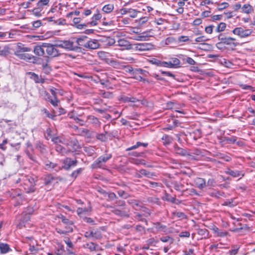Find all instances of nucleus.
Here are the masks:
<instances>
[{
	"mask_svg": "<svg viewBox=\"0 0 255 255\" xmlns=\"http://www.w3.org/2000/svg\"><path fill=\"white\" fill-rule=\"evenodd\" d=\"M31 50L30 47L25 46V45L22 43L18 42L17 43L14 54L21 60L34 63L37 61V58L33 55L26 53L30 52Z\"/></svg>",
	"mask_w": 255,
	"mask_h": 255,
	"instance_id": "nucleus-1",
	"label": "nucleus"
},
{
	"mask_svg": "<svg viewBox=\"0 0 255 255\" xmlns=\"http://www.w3.org/2000/svg\"><path fill=\"white\" fill-rule=\"evenodd\" d=\"M111 212L114 214L120 217L129 216V210L125 206L124 201L121 202V204L117 208L112 207Z\"/></svg>",
	"mask_w": 255,
	"mask_h": 255,
	"instance_id": "nucleus-2",
	"label": "nucleus"
},
{
	"mask_svg": "<svg viewBox=\"0 0 255 255\" xmlns=\"http://www.w3.org/2000/svg\"><path fill=\"white\" fill-rule=\"evenodd\" d=\"M49 2V0H40L37 3L36 7L28 11L36 17H41L44 13L43 6L47 5Z\"/></svg>",
	"mask_w": 255,
	"mask_h": 255,
	"instance_id": "nucleus-3",
	"label": "nucleus"
},
{
	"mask_svg": "<svg viewBox=\"0 0 255 255\" xmlns=\"http://www.w3.org/2000/svg\"><path fill=\"white\" fill-rule=\"evenodd\" d=\"M50 92H51L53 98H52L48 93L46 91H44V93L45 96V99L47 101L49 102L53 106L57 107L60 103V101L57 99V95L58 93L57 92V89L53 87L50 89Z\"/></svg>",
	"mask_w": 255,
	"mask_h": 255,
	"instance_id": "nucleus-4",
	"label": "nucleus"
},
{
	"mask_svg": "<svg viewBox=\"0 0 255 255\" xmlns=\"http://www.w3.org/2000/svg\"><path fill=\"white\" fill-rule=\"evenodd\" d=\"M55 46L56 47L64 48L65 49L71 51H75L79 48V47H77V46L75 44L74 40H73V41H57L56 43L55 44Z\"/></svg>",
	"mask_w": 255,
	"mask_h": 255,
	"instance_id": "nucleus-5",
	"label": "nucleus"
},
{
	"mask_svg": "<svg viewBox=\"0 0 255 255\" xmlns=\"http://www.w3.org/2000/svg\"><path fill=\"white\" fill-rule=\"evenodd\" d=\"M111 154H107L106 155L101 156L98 158L92 164L93 168H101L103 165V163H106L108 160L112 158Z\"/></svg>",
	"mask_w": 255,
	"mask_h": 255,
	"instance_id": "nucleus-6",
	"label": "nucleus"
},
{
	"mask_svg": "<svg viewBox=\"0 0 255 255\" xmlns=\"http://www.w3.org/2000/svg\"><path fill=\"white\" fill-rule=\"evenodd\" d=\"M174 152L181 156H187L189 159H197V158L189 153L186 149L180 147L177 144L174 145Z\"/></svg>",
	"mask_w": 255,
	"mask_h": 255,
	"instance_id": "nucleus-7",
	"label": "nucleus"
},
{
	"mask_svg": "<svg viewBox=\"0 0 255 255\" xmlns=\"http://www.w3.org/2000/svg\"><path fill=\"white\" fill-rule=\"evenodd\" d=\"M232 32L241 38L248 37L251 34L252 31L250 29H245L243 27H236L232 30Z\"/></svg>",
	"mask_w": 255,
	"mask_h": 255,
	"instance_id": "nucleus-8",
	"label": "nucleus"
},
{
	"mask_svg": "<svg viewBox=\"0 0 255 255\" xmlns=\"http://www.w3.org/2000/svg\"><path fill=\"white\" fill-rule=\"evenodd\" d=\"M55 45L46 43L45 52L47 56L56 57L60 55L59 50L55 48Z\"/></svg>",
	"mask_w": 255,
	"mask_h": 255,
	"instance_id": "nucleus-9",
	"label": "nucleus"
},
{
	"mask_svg": "<svg viewBox=\"0 0 255 255\" xmlns=\"http://www.w3.org/2000/svg\"><path fill=\"white\" fill-rule=\"evenodd\" d=\"M132 50L138 51H147L151 49L152 45L150 43H135L132 44Z\"/></svg>",
	"mask_w": 255,
	"mask_h": 255,
	"instance_id": "nucleus-10",
	"label": "nucleus"
},
{
	"mask_svg": "<svg viewBox=\"0 0 255 255\" xmlns=\"http://www.w3.org/2000/svg\"><path fill=\"white\" fill-rule=\"evenodd\" d=\"M77 160H72L70 158H66L63 162L62 168L66 170H69L76 166L77 164Z\"/></svg>",
	"mask_w": 255,
	"mask_h": 255,
	"instance_id": "nucleus-11",
	"label": "nucleus"
},
{
	"mask_svg": "<svg viewBox=\"0 0 255 255\" xmlns=\"http://www.w3.org/2000/svg\"><path fill=\"white\" fill-rule=\"evenodd\" d=\"M73 40H74V43L76 45L83 46L86 48L88 38L86 36H82L78 38H73Z\"/></svg>",
	"mask_w": 255,
	"mask_h": 255,
	"instance_id": "nucleus-12",
	"label": "nucleus"
},
{
	"mask_svg": "<svg viewBox=\"0 0 255 255\" xmlns=\"http://www.w3.org/2000/svg\"><path fill=\"white\" fill-rule=\"evenodd\" d=\"M128 203L131 205L135 210H138L142 209L143 212H145V213H147L148 215H150V212L148 209L145 207H142L139 203L138 201L133 200V199H130L128 200Z\"/></svg>",
	"mask_w": 255,
	"mask_h": 255,
	"instance_id": "nucleus-13",
	"label": "nucleus"
},
{
	"mask_svg": "<svg viewBox=\"0 0 255 255\" xmlns=\"http://www.w3.org/2000/svg\"><path fill=\"white\" fill-rule=\"evenodd\" d=\"M84 236L88 239L93 238L96 240H98L102 238L101 233L98 230L85 232L84 233Z\"/></svg>",
	"mask_w": 255,
	"mask_h": 255,
	"instance_id": "nucleus-14",
	"label": "nucleus"
},
{
	"mask_svg": "<svg viewBox=\"0 0 255 255\" xmlns=\"http://www.w3.org/2000/svg\"><path fill=\"white\" fill-rule=\"evenodd\" d=\"M45 44L43 43L41 45H36L33 49L34 53L38 56H43L45 54Z\"/></svg>",
	"mask_w": 255,
	"mask_h": 255,
	"instance_id": "nucleus-15",
	"label": "nucleus"
},
{
	"mask_svg": "<svg viewBox=\"0 0 255 255\" xmlns=\"http://www.w3.org/2000/svg\"><path fill=\"white\" fill-rule=\"evenodd\" d=\"M25 181L26 183L25 184H27V185H29V187L27 188H25V191L26 193H32L34 192L35 191V188H34V183L35 180L33 178H31L30 177H26V180Z\"/></svg>",
	"mask_w": 255,
	"mask_h": 255,
	"instance_id": "nucleus-16",
	"label": "nucleus"
},
{
	"mask_svg": "<svg viewBox=\"0 0 255 255\" xmlns=\"http://www.w3.org/2000/svg\"><path fill=\"white\" fill-rule=\"evenodd\" d=\"M135 177L137 178H141L143 176L148 178H152L155 176V174L153 172H151L145 169H141L136 172L135 174Z\"/></svg>",
	"mask_w": 255,
	"mask_h": 255,
	"instance_id": "nucleus-17",
	"label": "nucleus"
},
{
	"mask_svg": "<svg viewBox=\"0 0 255 255\" xmlns=\"http://www.w3.org/2000/svg\"><path fill=\"white\" fill-rule=\"evenodd\" d=\"M98 55L99 57L102 59L106 60L107 62L109 61L112 65L116 64L118 62L117 61L113 59H109L108 57L109 56V53L105 51H101L98 52Z\"/></svg>",
	"mask_w": 255,
	"mask_h": 255,
	"instance_id": "nucleus-18",
	"label": "nucleus"
},
{
	"mask_svg": "<svg viewBox=\"0 0 255 255\" xmlns=\"http://www.w3.org/2000/svg\"><path fill=\"white\" fill-rule=\"evenodd\" d=\"M75 129L78 135L85 136L89 138L91 137L92 134L90 130L88 129L84 128H79L77 126L75 127Z\"/></svg>",
	"mask_w": 255,
	"mask_h": 255,
	"instance_id": "nucleus-19",
	"label": "nucleus"
},
{
	"mask_svg": "<svg viewBox=\"0 0 255 255\" xmlns=\"http://www.w3.org/2000/svg\"><path fill=\"white\" fill-rule=\"evenodd\" d=\"M118 45L122 47V50H130L132 48V44H130L129 42L124 38L120 39L118 41Z\"/></svg>",
	"mask_w": 255,
	"mask_h": 255,
	"instance_id": "nucleus-20",
	"label": "nucleus"
},
{
	"mask_svg": "<svg viewBox=\"0 0 255 255\" xmlns=\"http://www.w3.org/2000/svg\"><path fill=\"white\" fill-rule=\"evenodd\" d=\"M153 224L154 228L156 229L157 232H162L165 234L170 233L171 232L165 225L161 224L160 222H157L153 223Z\"/></svg>",
	"mask_w": 255,
	"mask_h": 255,
	"instance_id": "nucleus-21",
	"label": "nucleus"
},
{
	"mask_svg": "<svg viewBox=\"0 0 255 255\" xmlns=\"http://www.w3.org/2000/svg\"><path fill=\"white\" fill-rule=\"evenodd\" d=\"M120 12L122 15L126 14L127 13H129V16L130 17L134 18L136 17L137 14L139 11L132 8H122L120 10Z\"/></svg>",
	"mask_w": 255,
	"mask_h": 255,
	"instance_id": "nucleus-22",
	"label": "nucleus"
},
{
	"mask_svg": "<svg viewBox=\"0 0 255 255\" xmlns=\"http://www.w3.org/2000/svg\"><path fill=\"white\" fill-rule=\"evenodd\" d=\"M44 164L45 168L46 170L58 171L61 169V167L60 166L50 161H46L44 163Z\"/></svg>",
	"mask_w": 255,
	"mask_h": 255,
	"instance_id": "nucleus-23",
	"label": "nucleus"
},
{
	"mask_svg": "<svg viewBox=\"0 0 255 255\" xmlns=\"http://www.w3.org/2000/svg\"><path fill=\"white\" fill-rule=\"evenodd\" d=\"M67 146L71 147L72 151H76L80 148V146L78 140L74 138L71 137H69Z\"/></svg>",
	"mask_w": 255,
	"mask_h": 255,
	"instance_id": "nucleus-24",
	"label": "nucleus"
},
{
	"mask_svg": "<svg viewBox=\"0 0 255 255\" xmlns=\"http://www.w3.org/2000/svg\"><path fill=\"white\" fill-rule=\"evenodd\" d=\"M195 186L200 189H203L206 187L205 180L202 178L197 177L194 180Z\"/></svg>",
	"mask_w": 255,
	"mask_h": 255,
	"instance_id": "nucleus-25",
	"label": "nucleus"
},
{
	"mask_svg": "<svg viewBox=\"0 0 255 255\" xmlns=\"http://www.w3.org/2000/svg\"><path fill=\"white\" fill-rule=\"evenodd\" d=\"M29 220V215L23 212L22 213V218L20 220L19 223L17 225V227L19 229H21L23 227H26V223Z\"/></svg>",
	"mask_w": 255,
	"mask_h": 255,
	"instance_id": "nucleus-26",
	"label": "nucleus"
},
{
	"mask_svg": "<svg viewBox=\"0 0 255 255\" xmlns=\"http://www.w3.org/2000/svg\"><path fill=\"white\" fill-rule=\"evenodd\" d=\"M100 44L97 40L88 39L86 48H88L90 49H96L98 48Z\"/></svg>",
	"mask_w": 255,
	"mask_h": 255,
	"instance_id": "nucleus-27",
	"label": "nucleus"
},
{
	"mask_svg": "<svg viewBox=\"0 0 255 255\" xmlns=\"http://www.w3.org/2000/svg\"><path fill=\"white\" fill-rule=\"evenodd\" d=\"M84 247L88 249L91 252L98 251L102 250L98 245L93 242L86 244L84 245Z\"/></svg>",
	"mask_w": 255,
	"mask_h": 255,
	"instance_id": "nucleus-28",
	"label": "nucleus"
},
{
	"mask_svg": "<svg viewBox=\"0 0 255 255\" xmlns=\"http://www.w3.org/2000/svg\"><path fill=\"white\" fill-rule=\"evenodd\" d=\"M226 173L234 177H238L241 176V178L244 176V173L242 171L239 170H232L230 169H228Z\"/></svg>",
	"mask_w": 255,
	"mask_h": 255,
	"instance_id": "nucleus-29",
	"label": "nucleus"
},
{
	"mask_svg": "<svg viewBox=\"0 0 255 255\" xmlns=\"http://www.w3.org/2000/svg\"><path fill=\"white\" fill-rule=\"evenodd\" d=\"M221 142H225L226 143H235L237 140L235 136L232 137H222L220 138Z\"/></svg>",
	"mask_w": 255,
	"mask_h": 255,
	"instance_id": "nucleus-30",
	"label": "nucleus"
},
{
	"mask_svg": "<svg viewBox=\"0 0 255 255\" xmlns=\"http://www.w3.org/2000/svg\"><path fill=\"white\" fill-rule=\"evenodd\" d=\"M29 74L31 75V78L36 83H43L45 81L44 79L41 77H39L38 75L33 72H30Z\"/></svg>",
	"mask_w": 255,
	"mask_h": 255,
	"instance_id": "nucleus-31",
	"label": "nucleus"
},
{
	"mask_svg": "<svg viewBox=\"0 0 255 255\" xmlns=\"http://www.w3.org/2000/svg\"><path fill=\"white\" fill-rule=\"evenodd\" d=\"M109 133L108 131H105L104 133H98L96 135V138L102 142H106L108 140V135Z\"/></svg>",
	"mask_w": 255,
	"mask_h": 255,
	"instance_id": "nucleus-32",
	"label": "nucleus"
},
{
	"mask_svg": "<svg viewBox=\"0 0 255 255\" xmlns=\"http://www.w3.org/2000/svg\"><path fill=\"white\" fill-rule=\"evenodd\" d=\"M236 40L235 38L232 37H226L222 44H224L228 45H234L236 46L237 44L234 42Z\"/></svg>",
	"mask_w": 255,
	"mask_h": 255,
	"instance_id": "nucleus-33",
	"label": "nucleus"
},
{
	"mask_svg": "<svg viewBox=\"0 0 255 255\" xmlns=\"http://www.w3.org/2000/svg\"><path fill=\"white\" fill-rule=\"evenodd\" d=\"M10 250L8 245L7 244L0 243V251L1 254H4L8 253Z\"/></svg>",
	"mask_w": 255,
	"mask_h": 255,
	"instance_id": "nucleus-34",
	"label": "nucleus"
},
{
	"mask_svg": "<svg viewBox=\"0 0 255 255\" xmlns=\"http://www.w3.org/2000/svg\"><path fill=\"white\" fill-rule=\"evenodd\" d=\"M121 100H122L124 102H132L135 103L138 101V100L135 98L132 97H127L125 96H122L121 97Z\"/></svg>",
	"mask_w": 255,
	"mask_h": 255,
	"instance_id": "nucleus-35",
	"label": "nucleus"
},
{
	"mask_svg": "<svg viewBox=\"0 0 255 255\" xmlns=\"http://www.w3.org/2000/svg\"><path fill=\"white\" fill-rule=\"evenodd\" d=\"M87 120L89 121L90 123L95 124L96 126H100L101 122L99 119L93 116H89L87 117Z\"/></svg>",
	"mask_w": 255,
	"mask_h": 255,
	"instance_id": "nucleus-36",
	"label": "nucleus"
},
{
	"mask_svg": "<svg viewBox=\"0 0 255 255\" xmlns=\"http://www.w3.org/2000/svg\"><path fill=\"white\" fill-rule=\"evenodd\" d=\"M35 147L36 148L42 153L46 152V149L45 146L39 141L36 142Z\"/></svg>",
	"mask_w": 255,
	"mask_h": 255,
	"instance_id": "nucleus-37",
	"label": "nucleus"
},
{
	"mask_svg": "<svg viewBox=\"0 0 255 255\" xmlns=\"http://www.w3.org/2000/svg\"><path fill=\"white\" fill-rule=\"evenodd\" d=\"M162 140L164 145H168L172 142L173 138L170 136L165 134L162 136Z\"/></svg>",
	"mask_w": 255,
	"mask_h": 255,
	"instance_id": "nucleus-38",
	"label": "nucleus"
},
{
	"mask_svg": "<svg viewBox=\"0 0 255 255\" xmlns=\"http://www.w3.org/2000/svg\"><path fill=\"white\" fill-rule=\"evenodd\" d=\"M55 149L57 152H58L62 154H67L69 152L64 147H63V146H62L61 145H59V144H57L56 145Z\"/></svg>",
	"mask_w": 255,
	"mask_h": 255,
	"instance_id": "nucleus-39",
	"label": "nucleus"
},
{
	"mask_svg": "<svg viewBox=\"0 0 255 255\" xmlns=\"http://www.w3.org/2000/svg\"><path fill=\"white\" fill-rule=\"evenodd\" d=\"M91 211V208H78L77 210V214L80 216L82 217V214L84 213L88 212Z\"/></svg>",
	"mask_w": 255,
	"mask_h": 255,
	"instance_id": "nucleus-40",
	"label": "nucleus"
},
{
	"mask_svg": "<svg viewBox=\"0 0 255 255\" xmlns=\"http://www.w3.org/2000/svg\"><path fill=\"white\" fill-rule=\"evenodd\" d=\"M151 33H152V30H149L140 33L143 41L146 40L148 37L151 36Z\"/></svg>",
	"mask_w": 255,
	"mask_h": 255,
	"instance_id": "nucleus-41",
	"label": "nucleus"
},
{
	"mask_svg": "<svg viewBox=\"0 0 255 255\" xmlns=\"http://www.w3.org/2000/svg\"><path fill=\"white\" fill-rule=\"evenodd\" d=\"M68 223H63L65 226V229L68 230V231L73 232V222L68 219Z\"/></svg>",
	"mask_w": 255,
	"mask_h": 255,
	"instance_id": "nucleus-42",
	"label": "nucleus"
},
{
	"mask_svg": "<svg viewBox=\"0 0 255 255\" xmlns=\"http://www.w3.org/2000/svg\"><path fill=\"white\" fill-rule=\"evenodd\" d=\"M114 5L113 4H108L105 5L102 10L106 13L111 12L114 9Z\"/></svg>",
	"mask_w": 255,
	"mask_h": 255,
	"instance_id": "nucleus-43",
	"label": "nucleus"
},
{
	"mask_svg": "<svg viewBox=\"0 0 255 255\" xmlns=\"http://www.w3.org/2000/svg\"><path fill=\"white\" fill-rule=\"evenodd\" d=\"M226 27V24L224 22H220L216 28L215 31L217 32H222L225 30Z\"/></svg>",
	"mask_w": 255,
	"mask_h": 255,
	"instance_id": "nucleus-44",
	"label": "nucleus"
},
{
	"mask_svg": "<svg viewBox=\"0 0 255 255\" xmlns=\"http://www.w3.org/2000/svg\"><path fill=\"white\" fill-rule=\"evenodd\" d=\"M173 185L174 189L176 190L180 191L184 189V185L182 183L177 181L174 182Z\"/></svg>",
	"mask_w": 255,
	"mask_h": 255,
	"instance_id": "nucleus-45",
	"label": "nucleus"
},
{
	"mask_svg": "<svg viewBox=\"0 0 255 255\" xmlns=\"http://www.w3.org/2000/svg\"><path fill=\"white\" fill-rule=\"evenodd\" d=\"M252 9V6L249 4H246L242 7L243 11L246 13H250Z\"/></svg>",
	"mask_w": 255,
	"mask_h": 255,
	"instance_id": "nucleus-46",
	"label": "nucleus"
},
{
	"mask_svg": "<svg viewBox=\"0 0 255 255\" xmlns=\"http://www.w3.org/2000/svg\"><path fill=\"white\" fill-rule=\"evenodd\" d=\"M165 200L173 203L178 204L179 203V201L177 200L175 197L171 196L169 195H166Z\"/></svg>",
	"mask_w": 255,
	"mask_h": 255,
	"instance_id": "nucleus-47",
	"label": "nucleus"
},
{
	"mask_svg": "<svg viewBox=\"0 0 255 255\" xmlns=\"http://www.w3.org/2000/svg\"><path fill=\"white\" fill-rule=\"evenodd\" d=\"M54 179V178L51 175H46L44 177V184L48 185L50 184L52 181Z\"/></svg>",
	"mask_w": 255,
	"mask_h": 255,
	"instance_id": "nucleus-48",
	"label": "nucleus"
},
{
	"mask_svg": "<svg viewBox=\"0 0 255 255\" xmlns=\"http://www.w3.org/2000/svg\"><path fill=\"white\" fill-rule=\"evenodd\" d=\"M132 163L136 164V165H145L146 162L143 159H136V158H133L132 159V160L131 161Z\"/></svg>",
	"mask_w": 255,
	"mask_h": 255,
	"instance_id": "nucleus-49",
	"label": "nucleus"
},
{
	"mask_svg": "<svg viewBox=\"0 0 255 255\" xmlns=\"http://www.w3.org/2000/svg\"><path fill=\"white\" fill-rule=\"evenodd\" d=\"M105 41L106 43V45L109 46L113 45L116 42L115 39L110 37H106Z\"/></svg>",
	"mask_w": 255,
	"mask_h": 255,
	"instance_id": "nucleus-50",
	"label": "nucleus"
},
{
	"mask_svg": "<svg viewBox=\"0 0 255 255\" xmlns=\"http://www.w3.org/2000/svg\"><path fill=\"white\" fill-rule=\"evenodd\" d=\"M170 62L172 64V65L173 66V68H175L177 66H178L180 63V60L178 59V58H172L170 61Z\"/></svg>",
	"mask_w": 255,
	"mask_h": 255,
	"instance_id": "nucleus-51",
	"label": "nucleus"
},
{
	"mask_svg": "<svg viewBox=\"0 0 255 255\" xmlns=\"http://www.w3.org/2000/svg\"><path fill=\"white\" fill-rule=\"evenodd\" d=\"M174 216L181 219H185L186 218V215L181 212H174L173 213Z\"/></svg>",
	"mask_w": 255,
	"mask_h": 255,
	"instance_id": "nucleus-52",
	"label": "nucleus"
},
{
	"mask_svg": "<svg viewBox=\"0 0 255 255\" xmlns=\"http://www.w3.org/2000/svg\"><path fill=\"white\" fill-rule=\"evenodd\" d=\"M226 37L227 36H226L224 33H221L218 35V39L220 41V42H218L217 44V47H218L219 45L222 44V43L223 42V41H224V40L225 39Z\"/></svg>",
	"mask_w": 255,
	"mask_h": 255,
	"instance_id": "nucleus-53",
	"label": "nucleus"
},
{
	"mask_svg": "<svg viewBox=\"0 0 255 255\" xmlns=\"http://www.w3.org/2000/svg\"><path fill=\"white\" fill-rule=\"evenodd\" d=\"M9 53V48L6 46L4 47L2 50H0V56H6Z\"/></svg>",
	"mask_w": 255,
	"mask_h": 255,
	"instance_id": "nucleus-54",
	"label": "nucleus"
},
{
	"mask_svg": "<svg viewBox=\"0 0 255 255\" xmlns=\"http://www.w3.org/2000/svg\"><path fill=\"white\" fill-rule=\"evenodd\" d=\"M225 193L223 192L220 191H216L215 192H212L211 193V195L213 197H215L216 198H219L220 196H224Z\"/></svg>",
	"mask_w": 255,
	"mask_h": 255,
	"instance_id": "nucleus-55",
	"label": "nucleus"
},
{
	"mask_svg": "<svg viewBox=\"0 0 255 255\" xmlns=\"http://www.w3.org/2000/svg\"><path fill=\"white\" fill-rule=\"evenodd\" d=\"M118 194L120 197H123L124 198H127L128 197V194L122 190H118Z\"/></svg>",
	"mask_w": 255,
	"mask_h": 255,
	"instance_id": "nucleus-56",
	"label": "nucleus"
},
{
	"mask_svg": "<svg viewBox=\"0 0 255 255\" xmlns=\"http://www.w3.org/2000/svg\"><path fill=\"white\" fill-rule=\"evenodd\" d=\"M176 41V40L175 38H174L173 37H167L165 40V44L168 45V44H169L171 43H173L175 42Z\"/></svg>",
	"mask_w": 255,
	"mask_h": 255,
	"instance_id": "nucleus-57",
	"label": "nucleus"
},
{
	"mask_svg": "<svg viewBox=\"0 0 255 255\" xmlns=\"http://www.w3.org/2000/svg\"><path fill=\"white\" fill-rule=\"evenodd\" d=\"M160 240L164 243L170 241V243H172L173 241V239L169 236L162 237L160 238Z\"/></svg>",
	"mask_w": 255,
	"mask_h": 255,
	"instance_id": "nucleus-58",
	"label": "nucleus"
},
{
	"mask_svg": "<svg viewBox=\"0 0 255 255\" xmlns=\"http://www.w3.org/2000/svg\"><path fill=\"white\" fill-rule=\"evenodd\" d=\"M229 5V4L227 2H222L220 4H219L217 8L219 10H223V9L227 8V7H228Z\"/></svg>",
	"mask_w": 255,
	"mask_h": 255,
	"instance_id": "nucleus-59",
	"label": "nucleus"
},
{
	"mask_svg": "<svg viewBox=\"0 0 255 255\" xmlns=\"http://www.w3.org/2000/svg\"><path fill=\"white\" fill-rule=\"evenodd\" d=\"M190 40L189 37L187 36H180L178 38V41L179 42H188Z\"/></svg>",
	"mask_w": 255,
	"mask_h": 255,
	"instance_id": "nucleus-60",
	"label": "nucleus"
},
{
	"mask_svg": "<svg viewBox=\"0 0 255 255\" xmlns=\"http://www.w3.org/2000/svg\"><path fill=\"white\" fill-rule=\"evenodd\" d=\"M189 153L192 154V155L195 156L196 158H197V160L199 159L198 156H200V155L202 156L203 155L202 154L201 151H200V150H198V149H195V150H194V151L193 152H189Z\"/></svg>",
	"mask_w": 255,
	"mask_h": 255,
	"instance_id": "nucleus-61",
	"label": "nucleus"
},
{
	"mask_svg": "<svg viewBox=\"0 0 255 255\" xmlns=\"http://www.w3.org/2000/svg\"><path fill=\"white\" fill-rule=\"evenodd\" d=\"M69 137H70L61 136V143L67 145Z\"/></svg>",
	"mask_w": 255,
	"mask_h": 255,
	"instance_id": "nucleus-62",
	"label": "nucleus"
},
{
	"mask_svg": "<svg viewBox=\"0 0 255 255\" xmlns=\"http://www.w3.org/2000/svg\"><path fill=\"white\" fill-rule=\"evenodd\" d=\"M83 170V169L80 168H79L75 171H74L71 174V176L72 177H74L75 178H76L78 175Z\"/></svg>",
	"mask_w": 255,
	"mask_h": 255,
	"instance_id": "nucleus-63",
	"label": "nucleus"
},
{
	"mask_svg": "<svg viewBox=\"0 0 255 255\" xmlns=\"http://www.w3.org/2000/svg\"><path fill=\"white\" fill-rule=\"evenodd\" d=\"M42 25V22L40 20H36L32 22V26L34 28H38Z\"/></svg>",
	"mask_w": 255,
	"mask_h": 255,
	"instance_id": "nucleus-64",
	"label": "nucleus"
}]
</instances>
